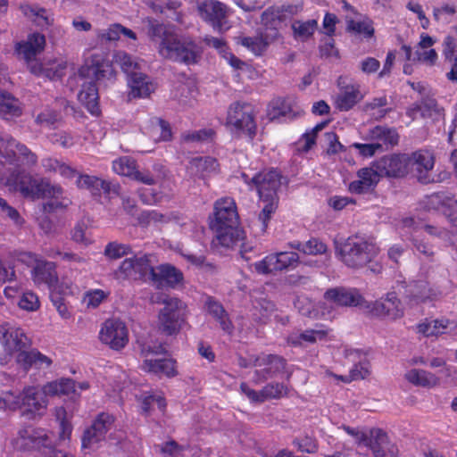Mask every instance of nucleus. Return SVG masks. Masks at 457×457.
Segmentation results:
<instances>
[{
    "instance_id": "nucleus-57",
    "label": "nucleus",
    "mask_w": 457,
    "mask_h": 457,
    "mask_svg": "<svg viewBox=\"0 0 457 457\" xmlns=\"http://www.w3.org/2000/svg\"><path fill=\"white\" fill-rule=\"evenodd\" d=\"M347 29L356 34L363 35L366 38L372 37L375 33L373 23L369 19L359 21L350 20L347 22Z\"/></svg>"
},
{
    "instance_id": "nucleus-36",
    "label": "nucleus",
    "mask_w": 457,
    "mask_h": 457,
    "mask_svg": "<svg viewBox=\"0 0 457 457\" xmlns=\"http://www.w3.org/2000/svg\"><path fill=\"white\" fill-rule=\"evenodd\" d=\"M22 112L21 101L11 93L0 90V118L10 121L21 117Z\"/></svg>"
},
{
    "instance_id": "nucleus-23",
    "label": "nucleus",
    "mask_w": 457,
    "mask_h": 457,
    "mask_svg": "<svg viewBox=\"0 0 457 457\" xmlns=\"http://www.w3.org/2000/svg\"><path fill=\"white\" fill-rule=\"evenodd\" d=\"M346 358L352 361H357L350 370L349 374L335 375V378L344 383H351L352 381L366 378L370 373V363L366 354L359 349H346L345 352Z\"/></svg>"
},
{
    "instance_id": "nucleus-35",
    "label": "nucleus",
    "mask_w": 457,
    "mask_h": 457,
    "mask_svg": "<svg viewBox=\"0 0 457 457\" xmlns=\"http://www.w3.org/2000/svg\"><path fill=\"white\" fill-rule=\"evenodd\" d=\"M406 115L411 120H415L419 115L422 118L436 119L441 115V112L436 99L424 97L420 102H416L408 107Z\"/></svg>"
},
{
    "instance_id": "nucleus-50",
    "label": "nucleus",
    "mask_w": 457,
    "mask_h": 457,
    "mask_svg": "<svg viewBox=\"0 0 457 457\" xmlns=\"http://www.w3.org/2000/svg\"><path fill=\"white\" fill-rule=\"evenodd\" d=\"M263 203V207L258 215L261 232H266L269 223L278 207V199H260Z\"/></svg>"
},
{
    "instance_id": "nucleus-9",
    "label": "nucleus",
    "mask_w": 457,
    "mask_h": 457,
    "mask_svg": "<svg viewBox=\"0 0 457 457\" xmlns=\"http://www.w3.org/2000/svg\"><path fill=\"white\" fill-rule=\"evenodd\" d=\"M348 435L353 436L358 444L370 448L374 457H398V448L388 440L387 434L381 428H373L369 432L351 427H345Z\"/></svg>"
},
{
    "instance_id": "nucleus-4",
    "label": "nucleus",
    "mask_w": 457,
    "mask_h": 457,
    "mask_svg": "<svg viewBox=\"0 0 457 457\" xmlns=\"http://www.w3.org/2000/svg\"><path fill=\"white\" fill-rule=\"evenodd\" d=\"M157 315V329L166 337H176L188 325L187 305L178 297L165 296Z\"/></svg>"
},
{
    "instance_id": "nucleus-17",
    "label": "nucleus",
    "mask_w": 457,
    "mask_h": 457,
    "mask_svg": "<svg viewBox=\"0 0 457 457\" xmlns=\"http://www.w3.org/2000/svg\"><path fill=\"white\" fill-rule=\"evenodd\" d=\"M46 46V37L43 34L35 32L29 34L26 41L18 42L15 46V53L17 56L23 59L29 65V70L33 74L38 75L41 73L42 65L35 62L37 54L41 53Z\"/></svg>"
},
{
    "instance_id": "nucleus-29",
    "label": "nucleus",
    "mask_w": 457,
    "mask_h": 457,
    "mask_svg": "<svg viewBox=\"0 0 457 457\" xmlns=\"http://www.w3.org/2000/svg\"><path fill=\"white\" fill-rule=\"evenodd\" d=\"M357 178L348 185V191L352 194L362 195L374 190L380 177L372 166L360 169L357 171Z\"/></svg>"
},
{
    "instance_id": "nucleus-26",
    "label": "nucleus",
    "mask_w": 457,
    "mask_h": 457,
    "mask_svg": "<svg viewBox=\"0 0 457 457\" xmlns=\"http://www.w3.org/2000/svg\"><path fill=\"white\" fill-rule=\"evenodd\" d=\"M337 86L340 89L339 94L336 96L335 106L340 112H348L353 109L363 97L360 90V85L347 84L345 85L343 78L339 77Z\"/></svg>"
},
{
    "instance_id": "nucleus-51",
    "label": "nucleus",
    "mask_w": 457,
    "mask_h": 457,
    "mask_svg": "<svg viewBox=\"0 0 457 457\" xmlns=\"http://www.w3.org/2000/svg\"><path fill=\"white\" fill-rule=\"evenodd\" d=\"M152 255L149 253H144L141 256H133V266H134V273H135V280L143 279L147 275L149 276V279L152 278V270L154 267L152 266L151 261Z\"/></svg>"
},
{
    "instance_id": "nucleus-18",
    "label": "nucleus",
    "mask_w": 457,
    "mask_h": 457,
    "mask_svg": "<svg viewBox=\"0 0 457 457\" xmlns=\"http://www.w3.org/2000/svg\"><path fill=\"white\" fill-rule=\"evenodd\" d=\"M99 339L112 350L120 351L129 343L128 328L121 320L108 319L101 327Z\"/></svg>"
},
{
    "instance_id": "nucleus-58",
    "label": "nucleus",
    "mask_w": 457,
    "mask_h": 457,
    "mask_svg": "<svg viewBox=\"0 0 457 457\" xmlns=\"http://www.w3.org/2000/svg\"><path fill=\"white\" fill-rule=\"evenodd\" d=\"M132 253L129 245L120 244L116 241L110 242L104 248V255L112 260H116Z\"/></svg>"
},
{
    "instance_id": "nucleus-48",
    "label": "nucleus",
    "mask_w": 457,
    "mask_h": 457,
    "mask_svg": "<svg viewBox=\"0 0 457 457\" xmlns=\"http://www.w3.org/2000/svg\"><path fill=\"white\" fill-rule=\"evenodd\" d=\"M317 28L318 21L315 19L308 20L306 21L295 20L291 25L294 37L300 39L301 41H305L312 37Z\"/></svg>"
},
{
    "instance_id": "nucleus-21",
    "label": "nucleus",
    "mask_w": 457,
    "mask_h": 457,
    "mask_svg": "<svg viewBox=\"0 0 457 457\" xmlns=\"http://www.w3.org/2000/svg\"><path fill=\"white\" fill-rule=\"evenodd\" d=\"M370 312L379 318L396 320L404 315V309L395 292H388L385 297L375 301Z\"/></svg>"
},
{
    "instance_id": "nucleus-31",
    "label": "nucleus",
    "mask_w": 457,
    "mask_h": 457,
    "mask_svg": "<svg viewBox=\"0 0 457 457\" xmlns=\"http://www.w3.org/2000/svg\"><path fill=\"white\" fill-rule=\"evenodd\" d=\"M56 263L45 259L39 261L31 270V278L36 285H46L54 287L59 281Z\"/></svg>"
},
{
    "instance_id": "nucleus-30",
    "label": "nucleus",
    "mask_w": 457,
    "mask_h": 457,
    "mask_svg": "<svg viewBox=\"0 0 457 457\" xmlns=\"http://www.w3.org/2000/svg\"><path fill=\"white\" fill-rule=\"evenodd\" d=\"M411 162L415 165L417 179L422 184H429L435 181L429 172L435 165V157L428 150L420 149L411 154Z\"/></svg>"
},
{
    "instance_id": "nucleus-45",
    "label": "nucleus",
    "mask_w": 457,
    "mask_h": 457,
    "mask_svg": "<svg viewBox=\"0 0 457 457\" xmlns=\"http://www.w3.org/2000/svg\"><path fill=\"white\" fill-rule=\"evenodd\" d=\"M20 9L24 16L30 19L38 26H49L52 24V21L47 15L46 9L38 5H31L29 4H23L20 5Z\"/></svg>"
},
{
    "instance_id": "nucleus-7",
    "label": "nucleus",
    "mask_w": 457,
    "mask_h": 457,
    "mask_svg": "<svg viewBox=\"0 0 457 457\" xmlns=\"http://www.w3.org/2000/svg\"><path fill=\"white\" fill-rule=\"evenodd\" d=\"M21 166L19 163L13 169H7L0 162V186L20 192L23 197L38 199L41 179H35Z\"/></svg>"
},
{
    "instance_id": "nucleus-6",
    "label": "nucleus",
    "mask_w": 457,
    "mask_h": 457,
    "mask_svg": "<svg viewBox=\"0 0 457 457\" xmlns=\"http://www.w3.org/2000/svg\"><path fill=\"white\" fill-rule=\"evenodd\" d=\"M379 253L376 244L364 237H348L339 248L341 261L349 268L360 269L371 262Z\"/></svg>"
},
{
    "instance_id": "nucleus-64",
    "label": "nucleus",
    "mask_w": 457,
    "mask_h": 457,
    "mask_svg": "<svg viewBox=\"0 0 457 457\" xmlns=\"http://www.w3.org/2000/svg\"><path fill=\"white\" fill-rule=\"evenodd\" d=\"M215 136L212 129H203L196 131L183 134L182 138L185 142H203L212 139Z\"/></svg>"
},
{
    "instance_id": "nucleus-8",
    "label": "nucleus",
    "mask_w": 457,
    "mask_h": 457,
    "mask_svg": "<svg viewBox=\"0 0 457 457\" xmlns=\"http://www.w3.org/2000/svg\"><path fill=\"white\" fill-rule=\"evenodd\" d=\"M167 350L162 344L154 345H144L141 347L143 361L141 369L147 373L159 378H171L178 375L177 361L173 358H157L160 354H165Z\"/></svg>"
},
{
    "instance_id": "nucleus-33",
    "label": "nucleus",
    "mask_w": 457,
    "mask_h": 457,
    "mask_svg": "<svg viewBox=\"0 0 457 457\" xmlns=\"http://www.w3.org/2000/svg\"><path fill=\"white\" fill-rule=\"evenodd\" d=\"M79 190H87L93 197H101L102 193L110 194L111 183L97 176L80 173L75 181Z\"/></svg>"
},
{
    "instance_id": "nucleus-13",
    "label": "nucleus",
    "mask_w": 457,
    "mask_h": 457,
    "mask_svg": "<svg viewBox=\"0 0 457 457\" xmlns=\"http://www.w3.org/2000/svg\"><path fill=\"white\" fill-rule=\"evenodd\" d=\"M228 5L218 0H204L198 5L202 20L219 33H224L230 29L228 21Z\"/></svg>"
},
{
    "instance_id": "nucleus-59",
    "label": "nucleus",
    "mask_w": 457,
    "mask_h": 457,
    "mask_svg": "<svg viewBox=\"0 0 457 457\" xmlns=\"http://www.w3.org/2000/svg\"><path fill=\"white\" fill-rule=\"evenodd\" d=\"M292 444L297 451L306 453H315L319 450V443L313 436H305L303 438L295 437Z\"/></svg>"
},
{
    "instance_id": "nucleus-62",
    "label": "nucleus",
    "mask_w": 457,
    "mask_h": 457,
    "mask_svg": "<svg viewBox=\"0 0 457 457\" xmlns=\"http://www.w3.org/2000/svg\"><path fill=\"white\" fill-rule=\"evenodd\" d=\"M18 305L21 309L28 312L37 311L40 307V302L37 294L32 291H26L22 293Z\"/></svg>"
},
{
    "instance_id": "nucleus-52",
    "label": "nucleus",
    "mask_w": 457,
    "mask_h": 457,
    "mask_svg": "<svg viewBox=\"0 0 457 457\" xmlns=\"http://www.w3.org/2000/svg\"><path fill=\"white\" fill-rule=\"evenodd\" d=\"M154 170L158 172L156 175H154L149 170H139L137 169L132 179L148 186L155 185L162 179L166 174L164 167L161 164H154Z\"/></svg>"
},
{
    "instance_id": "nucleus-11",
    "label": "nucleus",
    "mask_w": 457,
    "mask_h": 457,
    "mask_svg": "<svg viewBox=\"0 0 457 457\" xmlns=\"http://www.w3.org/2000/svg\"><path fill=\"white\" fill-rule=\"evenodd\" d=\"M15 411L21 410L23 416L35 419L43 416L47 409L48 401L37 386H24L21 392H14Z\"/></svg>"
},
{
    "instance_id": "nucleus-56",
    "label": "nucleus",
    "mask_w": 457,
    "mask_h": 457,
    "mask_svg": "<svg viewBox=\"0 0 457 457\" xmlns=\"http://www.w3.org/2000/svg\"><path fill=\"white\" fill-rule=\"evenodd\" d=\"M20 437L32 444V446L45 445L47 440L46 435L43 430H37L32 427L25 428L19 432Z\"/></svg>"
},
{
    "instance_id": "nucleus-20",
    "label": "nucleus",
    "mask_w": 457,
    "mask_h": 457,
    "mask_svg": "<svg viewBox=\"0 0 457 457\" xmlns=\"http://www.w3.org/2000/svg\"><path fill=\"white\" fill-rule=\"evenodd\" d=\"M281 173L275 168L263 169L257 172L254 189L259 199H278V190L281 185Z\"/></svg>"
},
{
    "instance_id": "nucleus-32",
    "label": "nucleus",
    "mask_w": 457,
    "mask_h": 457,
    "mask_svg": "<svg viewBox=\"0 0 457 457\" xmlns=\"http://www.w3.org/2000/svg\"><path fill=\"white\" fill-rule=\"evenodd\" d=\"M406 292V300L410 306L433 301L438 295L437 291L432 288L428 282L423 280L410 283Z\"/></svg>"
},
{
    "instance_id": "nucleus-49",
    "label": "nucleus",
    "mask_w": 457,
    "mask_h": 457,
    "mask_svg": "<svg viewBox=\"0 0 457 457\" xmlns=\"http://www.w3.org/2000/svg\"><path fill=\"white\" fill-rule=\"evenodd\" d=\"M140 403L141 412L144 415H150L151 411L153 410V406L154 404L157 405V408L162 414H164L166 411L167 403L162 394H154L153 392L147 393L146 395L142 396Z\"/></svg>"
},
{
    "instance_id": "nucleus-12",
    "label": "nucleus",
    "mask_w": 457,
    "mask_h": 457,
    "mask_svg": "<svg viewBox=\"0 0 457 457\" xmlns=\"http://www.w3.org/2000/svg\"><path fill=\"white\" fill-rule=\"evenodd\" d=\"M79 73L80 77L99 82H113L116 77L112 62L109 59L108 53L105 52L90 54L79 68Z\"/></svg>"
},
{
    "instance_id": "nucleus-22",
    "label": "nucleus",
    "mask_w": 457,
    "mask_h": 457,
    "mask_svg": "<svg viewBox=\"0 0 457 457\" xmlns=\"http://www.w3.org/2000/svg\"><path fill=\"white\" fill-rule=\"evenodd\" d=\"M240 391L252 402V403H263L267 400L280 399L287 396L288 388L283 383L272 382L268 383L260 391H255L251 388L247 383L242 382L240 384Z\"/></svg>"
},
{
    "instance_id": "nucleus-1",
    "label": "nucleus",
    "mask_w": 457,
    "mask_h": 457,
    "mask_svg": "<svg viewBox=\"0 0 457 457\" xmlns=\"http://www.w3.org/2000/svg\"><path fill=\"white\" fill-rule=\"evenodd\" d=\"M0 341L4 349L10 353H16L15 362L19 368L28 373L31 369H48L53 360L42 353L37 348H31V340L21 328L11 327L5 323L0 325Z\"/></svg>"
},
{
    "instance_id": "nucleus-25",
    "label": "nucleus",
    "mask_w": 457,
    "mask_h": 457,
    "mask_svg": "<svg viewBox=\"0 0 457 457\" xmlns=\"http://www.w3.org/2000/svg\"><path fill=\"white\" fill-rule=\"evenodd\" d=\"M151 281L156 287H163L175 288L184 281L183 272L170 263L160 264L152 270Z\"/></svg>"
},
{
    "instance_id": "nucleus-43",
    "label": "nucleus",
    "mask_w": 457,
    "mask_h": 457,
    "mask_svg": "<svg viewBox=\"0 0 457 457\" xmlns=\"http://www.w3.org/2000/svg\"><path fill=\"white\" fill-rule=\"evenodd\" d=\"M405 378L414 386L433 387L439 382V378L424 370L412 369L405 373Z\"/></svg>"
},
{
    "instance_id": "nucleus-14",
    "label": "nucleus",
    "mask_w": 457,
    "mask_h": 457,
    "mask_svg": "<svg viewBox=\"0 0 457 457\" xmlns=\"http://www.w3.org/2000/svg\"><path fill=\"white\" fill-rule=\"evenodd\" d=\"M253 365L258 368L254 371L253 379V383L258 385L283 373L286 370L287 360L278 354L262 353L253 356Z\"/></svg>"
},
{
    "instance_id": "nucleus-10",
    "label": "nucleus",
    "mask_w": 457,
    "mask_h": 457,
    "mask_svg": "<svg viewBox=\"0 0 457 457\" xmlns=\"http://www.w3.org/2000/svg\"><path fill=\"white\" fill-rule=\"evenodd\" d=\"M38 157L26 145L19 142L11 135L0 134V162L5 166L23 165L32 168L37 164Z\"/></svg>"
},
{
    "instance_id": "nucleus-47",
    "label": "nucleus",
    "mask_w": 457,
    "mask_h": 457,
    "mask_svg": "<svg viewBox=\"0 0 457 457\" xmlns=\"http://www.w3.org/2000/svg\"><path fill=\"white\" fill-rule=\"evenodd\" d=\"M289 246L305 254L317 255L327 252V245L316 237H312L308 241L302 243L299 241L291 242Z\"/></svg>"
},
{
    "instance_id": "nucleus-42",
    "label": "nucleus",
    "mask_w": 457,
    "mask_h": 457,
    "mask_svg": "<svg viewBox=\"0 0 457 457\" xmlns=\"http://www.w3.org/2000/svg\"><path fill=\"white\" fill-rule=\"evenodd\" d=\"M191 168L203 179L216 174L220 170L218 160L212 156L195 157L190 161Z\"/></svg>"
},
{
    "instance_id": "nucleus-38",
    "label": "nucleus",
    "mask_w": 457,
    "mask_h": 457,
    "mask_svg": "<svg viewBox=\"0 0 457 457\" xmlns=\"http://www.w3.org/2000/svg\"><path fill=\"white\" fill-rule=\"evenodd\" d=\"M369 137L372 141H376L375 143L381 144V148L385 145L386 149L397 145L400 137L395 128L381 125H377L370 129Z\"/></svg>"
},
{
    "instance_id": "nucleus-2",
    "label": "nucleus",
    "mask_w": 457,
    "mask_h": 457,
    "mask_svg": "<svg viewBox=\"0 0 457 457\" xmlns=\"http://www.w3.org/2000/svg\"><path fill=\"white\" fill-rule=\"evenodd\" d=\"M148 33L153 39H161L158 52L163 58L185 64L197 62L196 44L191 39L181 38L173 28L150 21Z\"/></svg>"
},
{
    "instance_id": "nucleus-53",
    "label": "nucleus",
    "mask_w": 457,
    "mask_h": 457,
    "mask_svg": "<svg viewBox=\"0 0 457 457\" xmlns=\"http://www.w3.org/2000/svg\"><path fill=\"white\" fill-rule=\"evenodd\" d=\"M239 43L256 56L262 55L269 46V42L262 34L253 37H243Z\"/></svg>"
},
{
    "instance_id": "nucleus-34",
    "label": "nucleus",
    "mask_w": 457,
    "mask_h": 457,
    "mask_svg": "<svg viewBox=\"0 0 457 457\" xmlns=\"http://www.w3.org/2000/svg\"><path fill=\"white\" fill-rule=\"evenodd\" d=\"M145 133L154 142H168L172 139L170 124L159 117H151L145 126Z\"/></svg>"
},
{
    "instance_id": "nucleus-60",
    "label": "nucleus",
    "mask_w": 457,
    "mask_h": 457,
    "mask_svg": "<svg viewBox=\"0 0 457 457\" xmlns=\"http://www.w3.org/2000/svg\"><path fill=\"white\" fill-rule=\"evenodd\" d=\"M137 220L142 227H148L151 224L165 223L168 221V218L156 210L142 212Z\"/></svg>"
},
{
    "instance_id": "nucleus-46",
    "label": "nucleus",
    "mask_w": 457,
    "mask_h": 457,
    "mask_svg": "<svg viewBox=\"0 0 457 457\" xmlns=\"http://www.w3.org/2000/svg\"><path fill=\"white\" fill-rule=\"evenodd\" d=\"M456 43L455 38L452 36L445 37L443 42V55L445 61H448L452 67L451 71L446 74L448 79L457 80V56H455Z\"/></svg>"
},
{
    "instance_id": "nucleus-61",
    "label": "nucleus",
    "mask_w": 457,
    "mask_h": 457,
    "mask_svg": "<svg viewBox=\"0 0 457 457\" xmlns=\"http://www.w3.org/2000/svg\"><path fill=\"white\" fill-rule=\"evenodd\" d=\"M121 29V24L112 23L106 29H98L96 32V37L101 42L117 41L120 37Z\"/></svg>"
},
{
    "instance_id": "nucleus-27",
    "label": "nucleus",
    "mask_w": 457,
    "mask_h": 457,
    "mask_svg": "<svg viewBox=\"0 0 457 457\" xmlns=\"http://www.w3.org/2000/svg\"><path fill=\"white\" fill-rule=\"evenodd\" d=\"M331 331L332 329L324 324H316L314 328H307L299 334L291 335L287 342L294 347L314 345L317 342L327 341Z\"/></svg>"
},
{
    "instance_id": "nucleus-41",
    "label": "nucleus",
    "mask_w": 457,
    "mask_h": 457,
    "mask_svg": "<svg viewBox=\"0 0 457 457\" xmlns=\"http://www.w3.org/2000/svg\"><path fill=\"white\" fill-rule=\"evenodd\" d=\"M294 101L290 97H277L272 99L267 107V115L273 120L288 116L293 112Z\"/></svg>"
},
{
    "instance_id": "nucleus-24",
    "label": "nucleus",
    "mask_w": 457,
    "mask_h": 457,
    "mask_svg": "<svg viewBox=\"0 0 457 457\" xmlns=\"http://www.w3.org/2000/svg\"><path fill=\"white\" fill-rule=\"evenodd\" d=\"M425 207L428 210L442 212V213L449 220L450 223L453 226H455V222L457 220V200L453 195H449L444 192L434 193L426 197Z\"/></svg>"
},
{
    "instance_id": "nucleus-3",
    "label": "nucleus",
    "mask_w": 457,
    "mask_h": 457,
    "mask_svg": "<svg viewBox=\"0 0 457 457\" xmlns=\"http://www.w3.org/2000/svg\"><path fill=\"white\" fill-rule=\"evenodd\" d=\"M210 228L215 233L217 244L233 247L241 239L238 229L239 216L237 204L232 197H221L215 201Z\"/></svg>"
},
{
    "instance_id": "nucleus-19",
    "label": "nucleus",
    "mask_w": 457,
    "mask_h": 457,
    "mask_svg": "<svg viewBox=\"0 0 457 457\" xmlns=\"http://www.w3.org/2000/svg\"><path fill=\"white\" fill-rule=\"evenodd\" d=\"M411 157L406 154L384 155L373 163L379 177L403 178L408 173Z\"/></svg>"
},
{
    "instance_id": "nucleus-39",
    "label": "nucleus",
    "mask_w": 457,
    "mask_h": 457,
    "mask_svg": "<svg viewBox=\"0 0 457 457\" xmlns=\"http://www.w3.org/2000/svg\"><path fill=\"white\" fill-rule=\"evenodd\" d=\"M204 306L207 312L219 322L224 331L228 333L232 331L233 324L229 320L228 312L219 301L213 296H207Z\"/></svg>"
},
{
    "instance_id": "nucleus-54",
    "label": "nucleus",
    "mask_w": 457,
    "mask_h": 457,
    "mask_svg": "<svg viewBox=\"0 0 457 457\" xmlns=\"http://www.w3.org/2000/svg\"><path fill=\"white\" fill-rule=\"evenodd\" d=\"M112 168L116 174L132 179L137 170V162L130 157L122 156L112 162Z\"/></svg>"
},
{
    "instance_id": "nucleus-63",
    "label": "nucleus",
    "mask_w": 457,
    "mask_h": 457,
    "mask_svg": "<svg viewBox=\"0 0 457 457\" xmlns=\"http://www.w3.org/2000/svg\"><path fill=\"white\" fill-rule=\"evenodd\" d=\"M63 194V188L58 184H51L49 180L41 179L38 199L46 196L58 197Z\"/></svg>"
},
{
    "instance_id": "nucleus-40",
    "label": "nucleus",
    "mask_w": 457,
    "mask_h": 457,
    "mask_svg": "<svg viewBox=\"0 0 457 457\" xmlns=\"http://www.w3.org/2000/svg\"><path fill=\"white\" fill-rule=\"evenodd\" d=\"M452 322L445 318L429 320L426 319L417 325V332L426 337L445 334Z\"/></svg>"
},
{
    "instance_id": "nucleus-15",
    "label": "nucleus",
    "mask_w": 457,
    "mask_h": 457,
    "mask_svg": "<svg viewBox=\"0 0 457 457\" xmlns=\"http://www.w3.org/2000/svg\"><path fill=\"white\" fill-rule=\"evenodd\" d=\"M114 417L107 412H100L92 424L87 428L81 436L82 450L93 451L98 445L104 441L107 432L110 430Z\"/></svg>"
},
{
    "instance_id": "nucleus-44",
    "label": "nucleus",
    "mask_w": 457,
    "mask_h": 457,
    "mask_svg": "<svg viewBox=\"0 0 457 457\" xmlns=\"http://www.w3.org/2000/svg\"><path fill=\"white\" fill-rule=\"evenodd\" d=\"M128 83L130 87L129 95L134 98L146 97L151 93V84L147 81V77L139 71L131 74Z\"/></svg>"
},
{
    "instance_id": "nucleus-28",
    "label": "nucleus",
    "mask_w": 457,
    "mask_h": 457,
    "mask_svg": "<svg viewBox=\"0 0 457 457\" xmlns=\"http://www.w3.org/2000/svg\"><path fill=\"white\" fill-rule=\"evenodd\" d=\"M324 299L337 306H358L364 298L355 288H345L342 287L328 289L323 295Z\"/></svg>"
},
{
    "instance_id": "nucleus-55",
    "label": "nucleus",
    "mask_w": 457,
    "mask_h": 457,
    "mask_svg": "<svg viewBox=\"0 0 457 457\" xmlns=\"http://www.w3.org/2000/svg\"><path fill=\"white\" fill-rule=\"evenodd\" d=\"M113 58L115 62L120 67L122 71L128 75V77L131 76L133 73L138 72V63L128 53L119 51L114 54Z\"/></svg>"
},
{
    "instance_id": "nucleus-16",
    "label": "nucleus",
    "mask_w": 457,
    "mask_h": 457,
    "mask_svg": "<svg viewBox=\"0 0 457 457\" xmlns=\"http://www.w3.org/2000/svg\"><path fill=\"white\" fill-rule=\"evenodd\" d=\"M300 262L295 252H279L266 255L256 262L253 266L259 274H270L282 270L295 269Z\"/></svg>"
},
{
    "instance_id": "nucleus-5",
    "label": "nucleus",
    "mask_w": 457,
    "mask_h": 457,
    "mask_svg": "<svg viewBox=\"0 0 457 457\" xmlns=\"http://www.w3.org/2000/svg\"><path fill=\"white\" fill-rule=\"evenodd\" d=\"M225 126L237 137L245 136L253 140L257 133L253 106L241 101L230 104L227 112Z\"/></svg>"
},
{
    "instance_id": "nucleus-37",
    "label": "nucleus",
    "mask_w": 457,
    "mask_h": 457,
    "mask_svg": "<svg viewBox=\"0 0 457 457\" xmlns=\"http://www.w3.org/2000/svg\"><path fill=\"white\" fill-rule=\"evenodd\" d=\"M79 99L90 114L96 117L101 114L98 102V88L96 81L87 82L82 85V88L79 94Z\"/></svg>"
}]
</instances>
